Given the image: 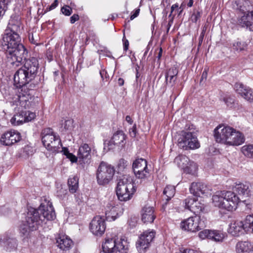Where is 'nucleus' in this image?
<instances>
[{
	"label": "nucleus",
	"instance_id": "nucleus-24",
	"mask_svg": "<svg viewBox=\"0 0 253 253\" xmlns=\"http://www.w3.org/2000/svg\"><path fill=\"white\" fill-rule=\"evenodd\" d=\"M23 28L21 17L15 14L12 15L9 20L5 31L21 33Z\"/></svg>",
	"mask_w": 253,
	"mask_h": 253
},
{
	"label": "nucleus",
	"instance_id": "nucleus-48",
	"mask_svg": "<svg viewBox=\"0 0 253 253\" xmlns=\"http://www.w3.org/2000/svg\"><path fill=\"white\" fill-rule=\"evenodd\" d=\"M178 9V3H175L171 6V11L169 15V17H170L171 16H172L173 15H175L176 12L177 13Z\"/></svg>",
	"mask_w": 253,
	"mask_h": 253
},
{
	"label": "nucleus",
	"instance_id": "nucleus-9",
	"mask_svg": "<svg viewBox=\"0 0 253 253\" xmlns=\"http://www.w3.org/2000/svg\"><path fill=\"white\" fill-rule=\"evenodd\" d=\"M115 172L114 167L107 163L101 162L96 172L97 183L102 186L108 184L113 179Z\"/></svg>",
	"mask_w": 253,
	"mask_h": 253
},
{
	"label": "nucleus",
	"instance_id": "nucleus-19",
	"mask_svg": "<svg viewBox=\"0 0 253 253\" xmlns=\"http://www.w3.org/2000/svg\"><path fill=\"white\" fill-rule=\"evenodd\" d=\"M0 246L10 252L16 250L18 242L16 239L10 238L8 233H4L0 235Z\"/></svg>",
	"mask_w": 253,
	"mask_h": 253
},
{
	"label": "nucleus",
	"instance_id": "nucleus-14",
	"mask_svg": "<svg viewBox=\"0 0 253 253\" xmlns=\"http://www.w3.org/2000/svg\"><path fill=\"white\" fill-rule=\"evenodd\" d=\"M232 127L219 125L214 130V137L215 141L221 144L227 145Z\"/></svg>",
	"mask_w": 253,
	"mask_h": 253
},
{
	"label": "nucleus",
	"instance_id": "nucleus-25",
	"mask_svg": "<svg viewBox=\"0 0 253 253\" xmlns=\"http://www.w3.org/2000/svg\"><path fill=\"white\" fill-rule=\"evenodd\" d=\"M190 193L195 196L200 197L209 193L210 188L202 182H193L189 188Z\"/></svg>",
	"mask_w": 253,
	"mask_h": 253
},
{
	"label": "nucleus",
	"instance_id": "nucleus-13",
	"mask_svg": "<svg viewBox=\"0 0 253 253\" xmlns=\"http://www.w3.org/2000/svg\"><path fill=\"white\" fill-rule=\"evenodd\" d=\"M132 168L135 176L140 179L147 177L149 175L147 161L144 159H137L133 163Z\"/></svg>",
	"mask_w": 253,
	"mask_h": 253
},
{
	"label": "nucleus",
	"instance_id": "nucleus-31",
	"mask_svg": "<svg viewBox=\"0 0 253 253\" xmlns=\"http://www.w3.org/2000/svg\"><path fill=\"white\" fill-rule=\"evenodd\" d=\"M237 253H253V245L249 242L241 241L236 246Z\"/></svg>",
	"mask_w": 253,
	"mask_h": 253
},
{
	"label": "nucleus",
	"instance_id": "nucleus-33",
	"mask_svg": "<svg viewBox=\"0 0 253 253\" xmlns=\"http://www.w3.org/2000/svg\"><path fill=\"white\" fill-rule=\"evenodd\" d=\"M225 237V234L219 230H211L210 239L215 242H222Z\"/></svg>",
	"mask_w": 253,
	"mask_h": 253
},
{
	"label": "nucleus",
	"instance_id": "nucleus-58",
	"mask_svg": "<svg viewBox=\"0 0 253 253\" xmlns=\"http://www.w3.org/2000/svg\"><path fill=\"white\" fill-rule=\"evenodd\" d=\"M174 17V15H173L172 16L170 17H171V19L169 21V23L167 25V27H168V28H167V33L169 32V28H170V26H171V24H172V22H173V19Z\"/></svg>",
	"mask_w": 253,
	"mask_h": 253
},
{
	"label": "nucleus",
	"instance_id": "nucleus-62",
	"mask_svg": "<svg viewBox=\"0 0 253 253\" xmlns=\"http://www.w3.org/2000/svg\"><path fill=\"white\" fill-rule=\"evenodd\" d=\"M118 84L120 86H122L124 84V80L122 78H119L118 80Z\"/></svg>",
	"mask_w": 253,
	"mask_h": 253
},
{
	"label": "nucleus",
	"instance_id": "nucleus-56",
	"mask_svg": "<svg viewBox=\"0 0 253 253\" xmlns=\"http://www.w3.org/2000/svg\"><path fill=\"white\" fill-rule=\"evenodd\" d=\"M58 4V0H54V2L50 5V6L48 8L49 10H52L54 8H55Z\"/></svg>",
	"mask_w": 253,
	"mask_h": 253
},
{
	"label": "nucleus",
	"instance_id": "nucleus-4",
	"mask_svg": "<svg viewBox=\"0 0 253 253\" xmlns=\"http://www.w3.org/2000/svg\"><path fill=\"white\" fill-rule=\"evenodd\" d=\"M136 191L132 178L128 175H125L119 180L116 188V193L121 201L130 200Z\"/></svg>",
	"mask_w": 253,
	"mask_h": 253
},
{
	"label": "nucleus",
	"instance_id": "nucleus-47",
	"mask_svg": "<svg viewBox=\"0 0 253 253\" xmlns=\"http://www.w3.org/2000/svg\"><path fill=\"white\" fill-rule=\"evenodd\" d=\"M61 11L62 13L66 16L70 15L72 12V8L68 5L63 6L61 9Z\"/></svg>",
	"mask_w": 253,
	"mask_h": 253
},
{
	"label": "nucleus",
	"instance_id": "nucleus-50",
	"mask_svg": "<svg viewBox=\"0 0 253 253\" xmlns=\"http://www.w3.org/2000/svg\"><path fill=\"white\" fill-rule=\"evenodd\" d=\"M73 121L72 120H66L64 123V128L66 129H70L73 126Z\"/></svg>",
	"mask_w": 253,
	"mask_h": 253
},
{
	"label": "nucleus",
	"instance_id": "nucleus-59",
	"mask_svg": "<svg viewBox=\"0 0 253 253\" xmlns=\"http://www.w3.org/2000/svg\"><path fill=\"white\" fill-rule=\"evenodd\" d=\"M61 151L63 152L64 155H65L66 157L67 156V155H68V154L71 153L68 151V149L65 147H62Z\"/></svg>",
	"mask_w": 253,
	"mask_h": 253
},
{
	"label": "nucleus",
	"instance_id": "nucleus-49",
	"mask_svg": "<svg viewBox=\"0 0 253 253\" xmlns=\"http://www.w3.org/2000/svg\"><path fill=\"white\" fill-rule=\"evenodd\" d=\"M66 157L69 159L72 163L79 162L78 156H76L72 153L68 154V155H67Z\"/></svg>",
	"mask_w": 253,
	"mask_h": 253
},
{
	"label": "nucleus",
	"instance_id": "nucleus-60",
	"mask_svg": "<svg viewBox=\"0 0 253 253\" xmlns=\"http://www.w3.org/2000/svg\"><path fill=\"white\" fill-rule=\"evenodd\" d=\"M126 121L130 125H132L133 123V120L130 116H126Z\"/></svg>",
	"mask_w": 253,
	"mask_h": 253
},
{
	"label": "nucleus",
	"instance_id": "nucleus-12",
	"mask_svg": "<svg viewBox=\"0 0 253 253\" xmlns=\"http://www.w3.org/2000/svg\"><path fill=\"white\" fill-rule=\"evenodd\" d=\"M20 34L16 32H11L5 30L4 34L3 36V46H5L4 49L6 50L10 48H13L18 46L19 45H22L20 43L21 37Z\"/></svg>",
	"mask_w": 253,
	"mask_h": 253
},
{
	"label": "nucleus",
	"instance_id": "nucleus-11",
	"mask_svg": "<svg viewBox=\"0 0 253 253\" xmlns=\"http://www.w3.org/2000/svg\"><path fill=\"white\" fill-rule=\"evenodd\" d=\"M156 232L149 229L141 233L136 242V248L139 253H145L149 248L151 242L155 237Z\"/></svg>",
	"mask_w": 253,
	"mask_h": 253
},
{
	"label": "nucleus",
	"instance_id": "nucleus-38",
	"mask_svg": "<svg viewBox=\"0 0 253 253\" xmlns=\"http://www.w3.org/2000/svg\"><path fill=\"white\" fill-rule=\"evenodd\" d=\"M13 0H0V16L4 14Z\"/></svg>",
	"mask_w": 253,
	"mask_h": 253
},
{
	"label": "nucleus",
	"instance_id": "nucleus-52",
	"mask_svg": "<svg viewBox=\"0 0 253 253\" xmlns=\"http://www.w3.org/2000/svg\"><path fill=\"white\" fill-rule=\"evenodd\" d=\"M79 19V16L78 14H74L70 17V22L74 24L75 22Z\"/></svg>",
	"mask_w": 253,
	"mask_h": 253
},
{
	"label": "nucleus",
	"instance_id": "nucleus-20",
	"mask_svg": "<svg viewBox=\"0 0 253 253\" xmlns=\"http://www.w3.org/2000/svg\"><path fill=\"white\" fill-rule=\"evenodd\" d=\"M234 89L246 100L250 103L253 102V90L250 87L242 83H237L234 85Z\"/></svg>",
	"mask_w": 253,
	"mask_h": 253
},
{
	"label": "nucleus",
	"instance_id": "nucleus-30",
	"mask_svg": "<svg viewBox=\"0 0 253 253\" xmlns=\"http://www.w3.org/2000/svg\"><path fill=\"white\" fill-rule=\"evenodd\" d=\"M244 231V225L243 221L235 220L232 221L228 228V232L234 236H238L242 234Z\"/></svg>",
	"mask_w": 253,
	"mask_h": 253
},
{
	"label": "nucleus",
	"instance_id": "nucleus-17",
	"mask_svg": "<svg viewBox=\"0 0 253 253\" xmlns=\"http://www.w3.org/2000/svg\"><path fill=\"white\" fill-rule=\"evenodd\" d=\"M121 207L113 201L109 202L105 208V213L107 220H115L122 214Z\"/></svg>",
	"mask_w": 253,
	"mask_h": 253
},
{
	"label": "nucleus",
	"instance_id": "nucleus-64",
	"mask_svg": "<svg viewBox=\"0 0 253 253\" xmlns=\"http://www.w3.org/2000/svg\"><path fill=\"white\" fill-rule=\"evenodd\" d=\"M162 51H163L162 48H160L159 52V53H158V55L157 56V58H158V59H160V58H161L162 55Z\"/></svg>",
	"mask_w": 253,
	"mask_h": 253
},
{
	"label": "nucleus",
	"instance_id": "nucleus-63",
	"mask_svg": "<svg viewBox=\"0 0 253 253\" xmlns=\"http://www.w3.org/2000/svg\"><path fill=\"white\" fill-rule=\"evenodd\" d=\"M207 71L205 69V70L203 71L202 75V79H206L207 77Z\"/></svg>",
	"mask_w": 253,
	"mask_h": 253
},
{
	"label": "nucleus",
	"instance_id": "nucleus-41",
	"mask_svg": "<svg viewBox=\"0 0 253 253\" xmlns=\"http://www.w3.org/2000/svg\"><path fill=\"white\" fill-rule=\"evenodd\" d=\"M223 101L228 107L232 108L234 106L235 99L233 97L226 96L223 98Z\"/></svg>",
	"mask_w": 253,
	"mask_h": 253
},
{
	"label": "nucleus",
	"instance_id": "nucleus-32",
	"mask_svg": "<svg viewBox=\"0 0 253 253\" xmlns=\"http://www.w3.org/2000/svg\"><path fill=\"white\" fill-rule=\"evenodd\" d=\"M244 225V231L252 232L253 228V215H247L243 221Z\"/></svg>",
	"mask_w": 253,
	"mask_h": 253
},
{
	"label": "nucleus",
	"instance_id": "nucleus-34",
	"mask_svg": "<svg viewBox=\"0 0 253 253\" xmlns=\"http://www.w3.org/2000/svg\"><path fill=\"white\" fill-rule=\"evenodd\" d=\"M10 122L14 126H19L25 123V118L23 113L14 115L11 119Z\"/></svg>",
	"mask_w": 253,
	"mask_h": 253
},
{
	"label": "nucleus",
	"instance_id": "nucleus-22",
	"mask_svg": "<svg viewBox=\"0 0 253 253\" xmlns=\"http://www.w3.org/2000/svg\"><path fill=\"white\" fill-rule=\"evenodd\" d=\"M91 148L87 144L81 145L78 152L79 163L81 165L88 164L91 159Z\"/></svg>",
	"mask_w": 253,
	"mask_h": 253
},
{
	"label": "nucleus",
	"instance_id": "nucleus-39",
	"mask_svg": "<svg viewBox=\"0 0 253 253\" xmlns=\"http://www.w3.org/2000/svg\"><path fill=\"white\" fill-rule=\"evenodd\" d=\"M247 44L245 42L240 41H235L233 43V48L237 51H242L245 50L247 48Z\"/></svg>",
	"mask_w": 253,
	"mask_h": 253
},
{
	"label": "nucleus",
	"instance_id": "nucleus-10",
	"mask_svg": "<svg viewBox=\"0 0 253 253\" xmlns=\"http://www.w3.org/2000/svg\"><path fill=\"white\" fill-rule=\"evenodd\" d=\"M207 223V220L205 217L196 215L182 221L180 223V227L185 231L195 232L205 228Z\"/></svg>",
	"mask_w": 253,
	"mask_h": 253
},
{
	"label": "nucleus",
	"instance_id": "nucleus-21",
	"mask_svg": "<svg viewBox=\"0 0 253 253\" xmlns=\"http://www.w3.org/2000/svg\"><path fill=\"white\" fill-rule=\"evenodd\" d=\"M174 162L178 166V167L182 169H183L186 172L191 173L193 169L190 170L191 167L193 170L197 169V166L194 162H191L189 164V158L185 155H179L176 157L174 161Z\"/></svg>",
	"mask_w": 253,
	"mask_h": 253
},
{
	"label": "nucleus",
	"instance_id": "nucleus-1",
	"mask_svg": "<svg viewBox=\"0 0 253 253\" xmlns=\"http://www.w3.org/2000/svg\"><path fill=\"white\" fill-rule=\"evenodd\" d=\"M7 61L11 64L16 67L20 65V68L15 73L13 80L15 85L17 87H21V91L18 94H15L13 97H11L10 93L6 90H1L4 97L7 100L12 99L13 104L18 105L19 103L23 105L29 100V91L26 85L33 81L37 74L39 67V62L35 57L29 58V53L27 49L22 45L10 48L6 52Z\"/></svg>",
	"mask_w": 253,
	"mask_h": 253
},
{
	"label": "nucleus",
	"instance_id": "nucleus-15",
	"mask_svg": "<svg viewBox=\"0 0 253 253\" xmlns=\"http://www.w3.org/2000/svg\"><path fill=\"white\" fill-rule=\"evenodd\" d=\"M183 206L194 213L203 212L205 208V204L195 198L188 197L183 201Z\"/></svg>",
	"mask_w": 253,
	"mask_h": 253
},
{
	"label": "nucleus",
	"instance_id": "nucleus-18",
	"mask_svg": "<svg viewBox=\"0 0 253 253\" xmlns=\"http://www.w3.org/2000/svg\"><path fill=\"white\" fill-rule=\"evenodd\" d=\"M20 139V133L17 131L11 130L1 135L0 142L3 145L10 146L19 141Z\"/></svg>",
	"mask_w": 253,
	"mask_h": 253
},
{
	"label": "nucleus",
	"instance_id": "nucleus-29",
	"mask_svg": "<svg viewBox=\"0 0 253 253\" xmlns=\"http://www.w3.org/2000/svg\"><path fill=\"white\" fill-rule=\"evenodd\" d=\"M57 246L60 249L66 251L70 249L73 245L71 239L64 234H59L56 239Z\"/></svg>",
	"mask_w": 253,
	"mask_h": 253
},
{
	"label": "nucleus",
	"instance_id": "nucleus-36",
	"mask_svg": "<svg viewBox=\"0 0 253 253\" xmlns=\"http://www.w3.org/2000/svg\"><path fill=\"white\" fill-rule=\"evenodd\" d=\"M241 152L245 156L249 158H253V144L244 145L241 148Z\"/></svg>",
	"mask_w": 253,
	"mask_h": 253
},
{
	"label": "nucleus",
	"instance_id": "nucleus-23",
	"mask_svg": "<svg viewBox=\"0 0 253 253\" xmlns=\"http://www.w3.org/2000/svg\"><path fill=\"white\" fill-rule=\"evenodd\" d=\"M245 141V136L241 132L232 127L226 145L237 146L242 145Z\"/></svg>",
	"mask_w": 253,
	"mask_h": 253
},
{
	"label": "nucleus",
	"instance_id": "nucleus-42",
	"mask_svg": "<svg viewBox=\"0 0 253 253\" xmlns=\"http://www.w3.org/2000/svg\"><path fill=\"white\" fill-rule=\"evenodd\" d=\"M201 15L202 12L194 10L190 17V19L193 22L196 23L201 18Z\"/></svg>",
	"mask_w": 253,
	"mask_h": 253
},
{
	"label": "nucleus",
	"instance_id": "nucleus-46",
	"mask_svg": "<svg viewBox=\"0 0 253 253\" xmlns=\"http://www.w3.org/2000/svg\"><path fill=\"white\" fill-rule=\"evenodd\" d=\"M166 82L167 84H169L170 85H173L175 84V82L176 80V76H165Z\"/></svg>",
	"mask_w": 253,
	"mask_h": 253
},
{
	"label": "nucleus",
	"instance_id": "nucleus-8",
	"mask_svg": "<svg viewBox=\"0 0 253 253\" xmlns=\"http://www.w3.org/2000/svg\"><path fill=\"white\" fill-rule=\"evenodd\" d=\"M42 140L43 145L48 151L58 152L62 147L59 137L50 128L43 129L42 132Z\"/></svg>",
	"mask_w": 253,
	"mask_h": 253
},
{
	"label": "nucleus",
	"instance_id": "nucleus-40",
	"mask_svg": "<svg viewBox=\"0 0 253 253\" xmlns=\"http://www.w3.org/2000/svg\"><path fill=\"white\" fill-rule=\"evenodd\" d=\"M128 165L129 163L127 161L125 160L124 159H120L117 165V168L119 172H121L124 171L125 169H127Z\"/></svg>",
	"mask_w": 253,
	"mask_h": 253
},
{
	"label": "nucleus",
	"instance_id": "nucleus-35",
	"mask_svg": "<svg viewBox=\"0 0 253 253\" xmlns=\"http://www.w3.org/2000/svg\"><path fill=\"white\" fill-rule=\"evenodd\" d=\"M68 183L70 192L72 193H75L78 188V177L76 176L70 177L68 179Z\"/></svg>",
	"mask_w": 253,
	"mask_h": 253
},
{
	"label": "nucleus",
	"instance_id": "nucleus-55",
	"mask_svg": "<svg viewBox=\"0 0 253 253\" xmlns=\"http://www.w3.org/2000/svg\"><path fill=\"white\" fill-rule=\"evenodd\" d=\"M31 148L28 146H25L24 148L23 151L25 152L27 156H29L32 154V151L31 150Z\"/></svg>",
	"mask_w": 253,
	"mask_h": 253
},
{
	"label": "nucleus",
	"instance_id": "nucleus-3",
	"mask_svg": "<svg viewBox=\"0 0 253 253\" xmlns=\"http://www.w3.org/2000/svg\"><path fill=\"white\" fill-rule=\"evenodd\" d=\"M212 204L215 207L228 211L237 209L240 202L239 198L232 191H217L212 198Z\"/></svg>",
	"mask_w": 253,
	"mask_h": 253
},
{
	"label": "nucleus",
	"instance_id": "nucleus-61",
	"mask_svg": "<svg viewBox=\"0 0 253 253\" xmlns=\"http://www.w3.org/2000/svg\"><path fill=\"white\" fill-rule=\"evenodd\" d=\"M183 9H184L183 5V3H182L181 5H180V6H179V7L178 6L177 13L179 15L182 13Z\"/></svg>",
	"mask_w": 253,
	"mask_h": 253
},
{
	"label": "nucleus",
	"instance_id": "nucleus-54",
	"mask_svg": "<svg viewBox=\"0 0 253 253\" xmlns=\"http://www.w3.org/2000/svg\"><path fill=\"white\" fill-rule=\"evenodd\" d=\"M140 12V9L139 8L136 9L133 12V13L130 16V20H133L135 18H136L139 14Z\"/></svg>",
	"mask_w": 253,
	"mask_h": 253
},
{
	"label": "nucleus",
	"instance_id": "nucleus-27",
	"mask_svg": "<svg viewBox=\"0 0 253 253\" xmlns=\"http://www.w3.org/2000/svg\"><path fill=\"white\" fill-rule=\"evenodd\" d=\"M126 135L122 130H118L114 133L109 142V145L112 148V145L123 147L125 143Z\"/></svg>",
	"mask_w": 253,
	"mask_h": 253
},
{
	"label": "nucleus",
	"instance_id": "nucleus-7",
	"mask_svg": "<svg viewBox=\"0 0 253 253\" xmlns=\"http://www.w3.org/2000/svg\"><path fill=\"white\" fill-rule=\"evenodd\" d=\"M177 145L180 148L185 150H195L200 147L196 134L191 129L183 130L180 132L177 139Z\"/></svg>",
	"mask_w": 253,
	"mask_h": 253
},
{
	"label": "nucleus",
	"instance_id": "nucleus-37",
	"mask_svg": "<svg viewBox=\"0 0 253 253\" xmlns=\"http://www.w3.org/2000/svg\"><path fill=\"white\" fill-rule=\"evenodd\" d=\"M175 187L172 185L167 186L163 191L164 195L166 196V200L167 201H169L173 197L175 194Z\"/></svg>",
	"mask_w": 253,
	"mask_h": 253
},
{
	"label": "nucleus",
	"instance_id": "nucleus-45",
	"mask_svg": "<svg viewBox=\"0 0 253 253\" xmlns=\"http://www.w3.org/2000/svg\"><path fill=\"white\" fill-rule=\"evenodd\" d=\"M178 73V71L177 68L175 67H172L167 71L165 76H173L176 77Z\"/></svg>",
	"mask_w": 253,
	"mask_h": 253
},
{
	"label": "nucleus",
	"instance_id": "nucleus-16",
	"mask_svg": "<svg viewBox=\"0 0 253 253\" xmlns=\"http://www.w3.org/2000/svg\"><path fill=\"white\" fill-rule=\"evenodd\" d=\"M90 231L96 236H101L105 232L106 224L104 218L100 216L94 217L90 223Z\"/></svg>",
	"mask_w": 253,
	"mask_h": 253
},
{
	"label": "nucleus",
	"instance_id": "nucleus-57",
	"mask_svg": "<svg viewBox=\"0 0 253 253\" xmlns=\"http://www.w3.org/2000/svg\"><path fill=\"white\" fill-rule=\"evenodd\" d=\"M123 40L124 42V49L125 50H127L128 49L129 45L128 41L127 40L125 39L124 38Z\"/></svg>",
	"mask_w": 253,
	"mask_h": 253
},
{
	"label": "nucleus",
	"instance_id": "nucleus-5",
	"mask_svg": "<svg viewBox=\"0 0 253 253\" xmlns=\"http://www.w3.org/2000/svg\"><path fill=\"white\" fill-rule=\"evenodd\" d=\"M249 4L250 1L248 0H235L232 3V7L243 14L238 20L239 24L253 31V11L249 12Z\"/></svg>",
	"mask_w": 253,
	"mask_h": 253
},
{
	"label": "nucleus",
	"instance_id": "nucleus-2",
	"mask_svg": "<svg viewBox=\"0 0 253 253\" xmlns=\"http://www.w3.org/2000/svg\"><path fill=\"white\" fill-rule=\"evenodd\" d=\"M55 218V213L51 203H42L38 209L29 208L24 220L19 226L20 236L23 240L28 239L31 232L36 230L47 221Z\"/></svg>",
	"mask_w": 253,
	"mask_h": 253
},
{
	"label": "nucleus",
	"instance_id": "nucleus-44",
	"mask_svg": "<svg viewBox=\"0 0 253 253\" xmlns=\"http://www.w3.org/2000/svg\"><path fill=\"white\" fill-rule=\"evenodd\" d=\"M211 230L206 229L204 230L199 233V237L201 239H205L206 238H210Z\"/></svg>",
	"mask_w": 253,
	"mask_h": 253
},
{
	"label": "nucleus",
	"instance_id": "nucleus-43",
	"mask_svg": "<svg viewBox=\"0 0 253 253\" xmlns=\"http://www.w3.org/2000/svg\"><path fill=\"white\" fill-rule=\"evenodd\" d=\"M25 118V122H28L34 120L36 117V114L34 112L28 111L23 112Z\"/></svg>",
	"mask_w": 253,
	"mask_h": 253
},
{
	"label": "nucleus",
	"instance_id": "nucleus-28",
	"mask_svg": "<svg viewBox=\"0 0 253 253\" xmlns=\"http://www.w3.org/2000/svg\"><path fill=\"white\" fill-rule=\"evenodd\" d=\"M233 190L234 193L236 192L239 195L249 197L251 192L250 184L248 182H237L233 186Z\"/></svg>",
	"mask_w": 253,
	"mask_h": 253
},
{
	"label": "nucleus",
	"instance_id": "nucleus-26",
	"mask_svg": "<svg viewBox=\"0 0 253 253\" xmlns=\"http://www.w3.org/2000/svg\"><path fill=\"white\" fill-rule=\"evenodd\" d=\"M156 218L153 207L145 205L141 210V219L144 223H152Z\"/></svg>",
	"mask_w": 253,
	"mask_h": 253
},
{
	"label": "nucleus",
	"instance_id": "nucleus-53",
	"mask_svg": "<svg viewBox=\"0 0 253 253\" xmlns=\"http://www.w3.org/2000/svg\"><path fill=\"white\" fill-rule=\"evenodd\" d=\"M205 31L206 30H203L199 38V46H200L203 42V41L205 34Z\"/></svg>",
	"mask_w": 253,
	"mask_h": 253
},
{
	"label": "nucleus",
	"instance_id": "nucleus-6",
	"mask_svg": "<svg viewBox=\"0 0 253 253\" xmlns=\"http://www.w3.org/2000/svg\"><path fill=\"white\" fill-rule=\"evenodd\" d=\"M128 247L129 243L125 237L107 238L102 245L105 253H128Z\"/></svg>",
	"mask_w": 253,
	"mask_h": 253
},
{
	"label": "nucleus",
	"instance_id": "nucleus-51",
	"mask_svg": "<svg viewBox=\"0 0 253 253\" xmlns=\"http://www.w3.org/2000/svg\"><path fill=\"white\" fill-rule=\"evenodd\" d=\"M130 136L132 137H135L136 134V126L134 125L132 128L129 129V130Z\"/></svg>",
	"mask_w": 253,
	"mask_h": 253
}]
</instances>
